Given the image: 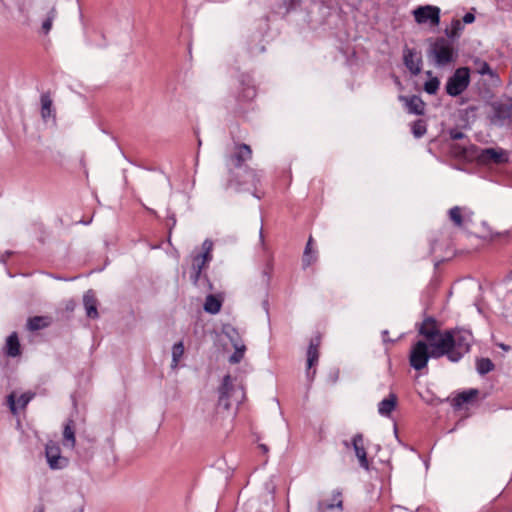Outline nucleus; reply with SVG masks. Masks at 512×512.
Segmentation results:
<instances>
[{
  "mask_svg": "<svg viewBox=\"0 0 512 512\" xmlns=\"http://www.w3.org/2000/svg\"><path fill=\"white\" fill-rule=\"evenodd\" d=\"M47 8H48L47 17L42 22V27H41L44 34H48L50 32V30L52 29L53 20L57 16V9H56L55 5L47 6Z\"/></svg>",
  "mask_w": 512,
  "mask_h": 512,
  "instance_id": "nucleus-24",
  "label": "nucleus"
},
{
  "mask_svg": "<svg viewBox=\"0 0 512 512\" xmlns=\"http://www.w3.org/2000/svg\"><path fill=\"white\" fill-rule=\"evenodd\" d=\"M271 272H272V264L270 262H268L262 272V281L266 286L269 285Z\"/></svg>",
  "mask_w": 512,
  "mask_h": 512,
  "instance_id": "nucleus-38",
  "label": "nucleus"
},
{
  "mask_svg": "<svg viewBox=\"0 0 512 512\" xmlns=\"http://www.w3.org/2000/svg\"><path fill=\"white\" fill-rule=\"evenodd\" d=\"M5 353L9 357H17L21 354V346L16 332L11 333L5 344Z\"/></svg>",
  "mask_w": 512,
  "mask_h": 512,
  "instance_id": "nucleus-18",
  "label": "nucleus"
},
{
  "mask_svg": "<svg viewBox=\"0 0 512 512\" xmlns=\"http://www.w3.org/2000/svg\"><path fill=\"white\" fill-rule=\"evenodd\" d=\"M463 30V25L460 20L454 19L452 21V26L450 29L445 30V34L447 39L454 40L460 36L461 31Z\"/></svg>",
  "mask_w": 512,
  "mask_h": 512,
  "instance_id": "nucleus-27",
  "label": "nucleus"
},
{
  "mask_svg": "<svg viewBox=\"0 0 512 512\" xmlns=\"http://www.w3.org/2000/svg\"><path fill=\"white\" fill-rule=\"evenodd\" d=\"M427 131L426 122L422 119L416 120L412 124V133L416 138H421Z\"/></svg>",
  "mask_w": 512,
  "mask_h": 512,
  "instance_id": "nucleus-32",
  "label": "nucleus"
},
{
  "mask_svg": "<svg viewBox=\"0 0 512 512\" xmlns=\"http://www.w3.org/2000/svg\"><path fill=\"white\" fill-rule=\"evenodd\" d=\"M319 359V351L317 348L308 347L307 350V378L312 380L316 370H312L311 368L318 362Z\"/></svg>",
  "mask_w": 512,
  "mask_h": 512,
  "instance_id": "nucleus-21",
  "label": "nucleus"
},
{
  "mask_svg": "<svg viewBox=\"0 0 512 512\" xmlns=\"http://www.w3.org/2000/svg\"><path fill=\"white\" fill-rule=\"evenodd\" d=\"M444 337L429 345L424 340L417 341L411 348L409 362L411 367L420 371L427 366L429 358L439 359L446 356L451 362H458L469 352L472 335L460 329H447Z\"/></svg>",
  "mask_w": 512,
  "mask_h": 512,
  "instance_id": "nucleus-1",
  "label": "nucleus"
},
{
  "mask_svg": "<svg viewBox=\"0 0 512 512\" xmlns=\"http://www.w3.org/2000/svg\"><path fill=\"white\" fill-rule=\"evenodd\" d=\"M312 243H313V238L310 236L307 241V244H306V247L304 250V254H303V258H302V264H303L304 268L310 266L315 261V258H313L311 256Z\"/></svg>",
  "mask_w": 512,
  "mask_h": 512,
  "instance_id": "nucleus-30",
  "label": "nucleus"
},
{
  "mask_svg": "<svg viewBox=\"0 0 512 512\" xmlns=\"http://www.w3.org/2000/svg\"><path fill=\"white\" fill-rule=\"evenodd\" d=\"M243 87L239 92L238 98L242 101H250L256 96V89L254 86L242 84Z\"/></svg>",
  "mask_w": 512,
  "mask_h": 512,
  "instance_id": "nucleus-31",
  "label": "nucleus"
},
{
  "mask_svg": "<svg viewBox=\"0 0 512 512\" xmlns=\"http://www.w3.org/2000/svg\"><path fill=\"white\" fill-rule=\"evenodd\" d=\"M258 447L262 450L264 454H267L269 452V448L265 444H259Z\"/></svg>",
  "mask_w": 512,
  "mask_h": 512,
  "instance_id": "nucleus-49",
  "label": "nucleus"
},
{
  "mask_svg": "<svg viewBox=\"0 0 512 512\" xmlns=\"http://www.w3.org/2000/svg\"><path fill=\"white\" fill-rule=\"evenodd\" d=\"M51 323L49 317L46 316H34L27 320V329L29 331H38L48 327Z\"/></svg>",
  "mask_w": 512,
  "mask_h": 512,
  "instance_id": "nucleus-20",
  "label": "nucleus"
},
{
  "mask_svg": "<svg viewBox=\"0 0 512 512\" xmlns=\"http://www.w3.org/2000/svg\"><path fill=\"white\" fill-rule=\"evenodd\" d=\"M429 41L427 56L436 66L445 67L457 59L458 53L449 39L437 37L435 40L429 39Z\"/></svg>",
  "mask_w": 512,
  "mask_h": 512,
  "instance_id": "nucleus-3",
  "label": "nucleus"
},
{
  "mask_svg": "<svg viewBox=\"0 0 512 512\" xmlns=\"http://www.w3.org/2000/svg\"><path fill=\"white\" fill-rule=\"evenodd\" d=\"M477 160L483 165H500L508 162V153L502 148H485L482 149Z\"/></svg>",
  "mask_w": 512,
  "mask_h": 512,
  "instance_id": "nucleus-7",
  "label": "nucleus"
},
{
  "mask_svg": "<svg viewBox=\"0 0 512 512\" xmlns=\"http://www.w3.org/2000/svg\"><path fill=\"white\" fill-rule=\"evenodd\" d=\"M338 509L339 511H343V500H342V491L337 489L333 491L331 502H326L324 500H320L317 503V512H327L328 510Z\"/></svg>",
  "mask_w": 512,
  "mask_h": 512,
  "instance_id": "nucleus-13",
  "label": "nucleus"
},
{
  "mask_svg": "<svg viewBox=\"0 0 512 512\" xmlns=\"http://www.w3.org/2000/svg\"><path fill=\"white\" fill-rule=\"evenodd\" d=\"M402 512H409L408 510H402Z\"/></svg>",
  "mask_w": 512,
  "mask_h": 512,
  "instance_id": "nucleus-55",
  "label": "nucleus"
},
{
  "mask_svg": "<svg viewBox=\"0 0 512 512\" xmlns=\"http://www.w3.org/2000/svg\"><path fill=\"white\" fill-rule=\"evenodd\" d=\"M176 224V218L174 215H171L167 218L166 226L169 228V231L175 226Z\"/></svg>",
  "mask_w": 512,
  "mask_h": 512,
  "instance_id": "nucleus-46",
  "label": "nucleus"
},
{
  "mask_svg": "<svg viewBox=\"0 0 512 512\" xmlns=\"http://www.w3.org/2000/svg\"><path fill=\"white\" fill-rule=\"evenodd\" d=\"M184 354V345L183 342H177L173 345L172 348V363L171 367L175 369L178 366V363L181 359V357Z\"/></svg>",
  "mask_w": 512,
  "mask_h": 512,
  "instance_id": "nucleus-28",
  "label": "nucleus"
},
{
  "mask_svg": "<svg viewBox=\"0 0 512 512\" xmlns=\"http://www.w3.org/2000/svg\"><path fill=\"white\" fill-rule=\"evenodd\" d=\"M240 393L239 390L235 389L232 383V378L230 375H226L223 378V382L221 387L219 388V400H218V408H222L224 410H228L231 407L230 399L236 394ZM243 396V393L241 392Z\"/></svg>",
  "mask_w": 512,
  "mask_h": 512,
  "instance_id": "nucleus-9",
  "label": "nucleus"
},
{
  "mask_svg": "<svg viewBox=\"0 0 512 512\" xmlns=\"http://www.w3.org/2000/svg\"><path fill=\"white\" fill-rule=\"evenodd\" d=\"M259 234H260L261 241H263L262 227L260 228Z\"/></svg>",
  "mask_w": 512,
  "mask_h": 512,
  "instance_id": "nucleus-52",
  "label": "nucleus"
},
{
  "mask_svg": "<svg viewBox=\"0 0 512 512\" xmlns=\"http://www.w3.org/2000/svg\"><path fill=\"white\" fill-rule=\"evenodd\" d=\"M344 445L348 448L349 447V443L347 441H344Z\"/></svg>",
  "mask_w": 512,
  "mask_h": 512,
  "instance_id": "nucleus-53",
  "label": "nucleus"
},
{
  "mask_svg": "<svg viewBox=\"0 0 512 512\" xmlns=\"http://www.w3.org/2000/svg\"><path fill=\"white\" fill-rule=\"evenodd\" d=\"M477 72L481 75H489L490 77H496V73L491 69L489 64L485 61H476Z\"/></svg>",
  "mask_w": 512,
  "mask_h": 512,
  "instance_id": "nucleus-35",
  "label": "nucleus"
},
{
  "mask_svg": "<svg viewBox=\"0 0 512 512\" xmlns=\"http://www.w3.org/2000/svg\"><path fill=\"white\" fill-rule=\"evenodd\" d=\"M489 108L488 118L491 124L499 127L512 124V98L494 101Z\"/></svg>",
  "mask_w": 512,
  "mask_h": 512,
  "instance_id": "nucleus-4",
  "label": "nucleus"
},
{
  "mask_svg": "<svg viewBox=\"0 0 512 512\" xmlns=\"http://www.w3.org/2000/svg\"><path fill=\"white\" fill-rule=\"evenodd\" d=\"M212 249L213 242L209 239H206L202 244V253H198L197 255L208 257L209 260H212Z\"/></svg>",
  "mask_w": 512,
  "mask_h": 512,
  "instance_id": "nucleus-37",
  "label": "nucleus"
},
{
  "mask_svg": "<svg viewBox=\"0 0 512 512\" xmlns=\"http://www.w3.org/2000/svg\"><path fill=\"white\" fill-rule=\"evenodd\" d=\"M52 99L49 93L41 95V117L46 120L52 115Z\"/></svg>",
  "mask_w": 512,
  "mask_h": 512,
  "instance_id": "nucleus-25",
  "label": "nucleus"
},
{
  "mask_svg": "<svg viewBox=\"0 0 512 512\" xmlns=\"http://www.w3.org/2000/svg\"><path fill=\"white\" fill-rule=\"evenodd\" d=\"M352 446L354 448L356 457L359 460V464L362 468L369 469V461L367 458L366 448L364 446V436L361 433L354 435L352 439Z\"/></svg>",
  "mask_w": 512,
  "mask_h": 512,
  "instance_id": "nucleus-12",
  "label": "nucleus"
},
{
  "mask_svg": "<svg viewBox=\"0 0 512 512\" xmlns=\"http://www.w3.org/2000/svg\"><path fill=\"white\" fill-rule=\"evenodd\" d=\"M400 100L405 102V105H406L409 113L416 114V115H424L425 103L419 96H417V95H413L411 97L400 96Z\"/></svg>",
  "mask_w": 512,
  "mask_h": 512,
  "instance_id": "nucleus-14",
  "label": "nucleus"
},
{
  "mask_svg": "<svg viewBox=\"0 0 512 512\" xmlns=\"http://www.w3.org/2000/svg\"><path fill=\"white\" fill-rule=\"evenodd\" d=\"M209 261L210 260L208 259V257L196 254L195 256H193L192 270L202 272V270L206 267Z\"/></svg>",
  "mask_w": 512,
  "mask_h": 512,
  "instance_id": "nucleus-33",
  "label": "nucleus"
},
{
  "mask_svg": "<svg viewBox=\"0 0 512 512\" xmlns=\"http://www.w3.org/2000/svg\"><path fill=\"white\" fill-rule=\"evenodd\" d=\"M235 352L230 356L229 362L232 364L239 363L246 351V346L243 343H234Z\"/></svg>",
  "mask_w": 512,
  "mask_h": 512,
  "instance_id": "nucleus-29",
  "label": "nucleus"
},
{
  "mask_svg": "<svg viewBox=\"0 0 512 512\" xmlns=\"http://www.w3.org/2000/svg\"><path fill=\"white\" fill-rule=\"evenodd\" d=\"M478 394L479 391L477 389H469L463 391L453 399V406L457 409L461 408L465 403L473 401L478 396Z\"/></svg>",
  "mask_w": 512,
  "mask_h": 512,
  "instance_id": "nucleus-19",
  "label": "nucleus"
},
{
  "mask_svg": "<svg viewBox=\"0 0 512 512\" xmlns=\"http://www.w3.org/2000/svg\"><path fill=\"white\" fill-rule=\"evenodd\" d=\"M73 512H83V510L82 509H78V510H75Z\"/></svg>",
  "mask_w": 512,
  "mask_h": 512,
  "instance_id": "nucleus-54",
  "label": "nucleus"
},
{
  "mask_svg": "<svg viewBox=\"0 0 512 512\" xmlns=\"http://www.w3.org/2000/svg\"><path fill=\"white\" fill-rule=\"evenodd\" d=\"M29 400L30 398L26 397L25 395H21V397L19 398V402L23 407H25L28 404Z\"/></svg>",
  "mask_w": 512,
  "mask_h": 512,
  "instance_id": "nucleus-47",
  "label": "nucleus"
},
{
  "mask_svg": "<svg viewBox=\"0 0 512 512\" xmlns=\"http://www.w3.org/2000/svg\"><path fill=\"white\" fill-rule=\"evenodd\" d=\"M403 61L406 68L413 75H418L422 69V58L421 56H417V52L415 49H410L405 47L403 50Z\"/></svg>",
  "mask_w": 512,
  "mask_h": 512,
  "instance_id": "nucleus-11",
  "label": "nucleus"
},
{
  "mask_svg": "<svg viewBox=\"0 0 512 512\" xmlns=\"http://www.w3.org/2000/svg\"><path fill=\"white\" fill-rule=\"evenodd\" d=\"M45 455L52 469H60L67 464V459L61 456L60 447L56 442L49 441L46 444Z\"/></svg>",
  "mask_w": 512,
  "mask_h": 512,
  "instance_id": "nucleus-10",
  "label": "nucleus"
},
{
  "mask_svg": "<svg viewBox=\"0 0 512 512\" xmlns=\"http://www.w3.org/2000/svg\"><path fill=\"white\" fill-rule=\"evenodd\" d=\"M440 326V323L434 317L427 316L419 325L418 333L431 345V342H436L438 339L443 338V335L447 332V330L441 331Z\"/></svg>",
  "mask_w": 512,
  "mask_h": 512,
  "instance_id": "nucleus-6",
  "label": "nucleus"
},
{
  "mask_svg": "<svg viewBox=\"0 0 512 512\" xmlns=\"http://www.w3.org/2000/svg\"><path fill=\"white\" fill-rule=\"evenodd\" d=\"M398 398L396 394L390 393L387 398L383 399L378 404V412L380 415L389 417L392 411L396 408Z\"/></svg>",
  "mask_w": 512,
  "mask_h": 512,
  "instance_id": "nucleus-17",
  "label": "nucleus"
},
{
  "mask_svg": "<svg viewBox=\"0 0 512 512\" xmlns=\"http://www.w3.org/2000/svg\"><path fill=\"white\" fill-rule=\"evenodd\" d=\"M226 335L230 339L233 346H234V343H242L239 339L238 332L234 328H231L230 331L226 332Z\"/></svg>",
  "mask_w": 512,
  "mask_h": 512,
  "instance_id": "nucleus-39",
  "label": "nucleus"
},
{
  "mask_svg": "<svg viewBox=\"0 0 512 512\" xmlns=\"http://www.w3.org/2000/svg\"><path fill=\"white\" fill-rule=\"evenodd\" d=\"M152 184H162L165 188H167L169 186V180L164 176H160L156 181H154V183H150L148 187L150 190H153L154 188Z\"/></svg>",
  "mask_w": 512,
  "mask_h": 512,
  "instance_id": "nucleus-42",
  "label": "nucleus"
},
{
  "mask_svg": "<svg viewBox=\"0 0 512 512\" xmlns=\"http://www.w3.org/2000/svg\"><path fill=\"white\" fill-rule=\"evenodd\" d=\"M449 218L456 227H462L465 220L469 219L468 215H462V208L454 206L449 210Z\"/></svg>",
  "mask_w": 512,
  "mask_h": 512,
  "instance_id": "nucleus-23",
  "label": "nucleus"
},
{
  "mask_svg": "<svg viewBox=\"0 0 512 512\" xmlns=\"http://www.w3.org/2000/svg\"><path fill=\"white\" fill-rule=\"evenodd\" d=\"M8 405H9V408H10L11 412L13 414H15L17 412V409H16L15 399H14V395L13 394H10L8 396Z\"/></svg>",
  "mask_w": 512,
  "mask_h": 512,
  "instance_id": "nucleus-44",
  "label": "nucleus"
},
{
  "mask_svg": "<svg viewBox=\"0 0 512 512\" xmlns=\"http://www.w3.org/2000/svg\"><path fill=\"white\" fill-rule=\"evenodd\" d=\"M499 346H500L503 350H506V351H508V350L510 349V346L505 345V344H503V343H502V344H500Z\"/></svg>",
  "mask_w": 512,
  "mask_h": 512,
  "instance_id": "nucleus-51",
  "label": "nucleus"
},
{
  "mask_svg": "<svg viewBox=\"0 0 512 512\" xmlns=\"http://www.w3.org/2000/svg\"><path fill=\"white\" fill-rule=\"evenodd\" d=\"M470 84V70L467 67H460L450 76L445 85V91L449 96L461 95Z\"/></svg>",
  "mask_w": 512,
  "mask_h": 512,
  "instance_id": "nucleus-5",
  "label": "nucleus"
},
{
  "mask_svg": "<svg viewBox=\"0 0 512 512\" xmlns=\"http://www.w3.org/2000/svg\"><path fill=\"white\" fill-rule=\"evenodd\" d=\"M76 425L72 419H68L63 428V445L68 448H75Z\"/></svg>",
  "mask_w": 512,
  "mask_h": 512,
  "instance_id": "nucleus-15",
  "label": "nucleus"
},
{
  "mask_svg": "<svg viewBox=\"0 0 512 512\" xmlns=\"http://www.w3.org/2000/svg\"><path fill=\"white\" fill-rule=\"evenodd\" d=\"M33 512H45V505L43 503L38 504L35 506Z\"/></svg>",
  "mask_w": 512,
  "mask_h": 512,
  "instance_id": "nucleus-48",
  "label": "nucleus"
},
{
  "mask_svg": "<svg viewBox=\"0 0 512 512\" xmlns=\"http://www.w3.org/2000/svg\"><path fill=\"white\" fill-rule=\"evenodd\" d=\"M191 280L195 286H201L202 283H205L210 290L212 289V284L210 283L207 275L202 276V272L193 271L191 274Z\"/></svg>",
  "mask_w": 512,
  "mask_h": 512,
  "instance_id": "nucleus-34",
  "label": "nucleus"
},
{
  "mask_svg": "<svg viewBox=\"0 0 512 512\" xmlns=\"http://www.w3.org/2000/svg\"><path fill=\"white\" fill-rule=\"evenodd\" d=\"M321 344V336L318 334L314 337L311 338L310 340V343H309V347H312V348H319Z\"/></svg>",
  "mask_w": 512,
  "mask_h": 512,
  "instance_id": "nucleus-43",
  "label": "nucleus"
},
{
  "mask_svg": "<svg viewBox=\"0 0 512 512\" xmlns=\"http://www.w3.org/2000/svg\"><path fill=\"white\" fill-rule=\"evenodd\" d=\"M439 85H440V81L438 78L434 77L430 80H428L427 82H425L424 84V90L428 93V94H435L438 89H439Z\"/></svg>",
  "mask_w": 512,
  "mask_h": 512,
  "instance_id": "nucleus-36",
  "label": "nucleus"
},
{
  "mask_svg": "<svg viewBox=\"0 0 512 512\" xmlns=\"http://www.w3.org/2000/svg\"><path fill=\"white\" fill-rule=\"evenodd\" d=\"M477 372L480 375H486L487 373L494 370L495 365L489 358H480L476 362Z\"/></svg>",
  "mask_w": 512,
  "mask_h": 512,
  "instance_id": "nucleus-26",
  "label": "nucleus"
},
{
  "mask_svg": "<svg viewBox=\"0 0 512 512\" xmlns=\"http://www.w3.org/2000/svg\"><path fill=\"white\" fill-rule=\"evenodd\" d=\"M449 136L452 140H461L466 137L463 132L457 129H451L449 131Z\"/></svg>",
  "mask_w": 512,
  "mask_h": 512,
  "instance_id": "nucleus-40",
  "label": "nucleus"
},
{
  "mask_svg": "<svg viewBox=\"0 0 512 512\" xmlns=\"http://www.w3.org/2000/svg\"><path fill=\"white\" fill-rule=\"evenodd\" d=\"M222 307V302L215 295L209 294L204 303V310L210 314H217Z\"/></svg>",
  "mask_w": 512,
  "mask_h": 512,
  "instance_id": "nucleus-22",
  "label": "nucleus"
},
{
  "mask_svg": "<svg viewBox=\"0 0 512 512\" xmlns=\"http://www.w3.org/2000/svg\"><path fill=\"white\" fill-rule=\"evenodd\" d=\"M507 236L508 235V231H505L504 233H496L495 235H492L491 236V239H494L495 237H500V236Z\"/></svg>",
  "mask_w": 512,
  "mask_h": 512,
  "instance_id": "nucleus-50",
  "label": "nucleus"
},
{
  "mask_svg": "<svg viewBox=\"0 0 512 512\" xmlns=\"http://www.w3.org/2000/svg\"><path fill=\"white\" fill-rule=\"evenodd\" d=\"M413 15L418 24L429 21L432 26H437L440 23V9L436 6H419L413 11Z\"/></svg>",
  "mask_w": 512,
  "mask_h": 512,
  "instance_id": "nucleus-8",
  "label": "nucleus"
},
{
  "mask_svg": "<svg viewBox=\"0 0 512 512\" xmlns=\"http://www.w3.org/2000/svg\"><path fill=\"white\" fill-rule=\"evenodd\" d=\"M474 21H475V16H474V14H472L470 12L466 13L463 17V22L466 24L473 23Z\"/></svg>",
  "mask_w": 512,
  "mask_h": 512,
  "instance_id": "nucleus-45",
  "label": "nucleus"
},
{
  "mask_svg": "<svg viewBox=\"0 0 512 512\" xmlns=\"http://www.w3.org/2000/svg\"><path fill=\"white\" fill-rule=\"evenodd\" d=\"M452 150L457 156H466L467 149L459 144L452 145Z\"/></svg>",
  "mask_w": 512,
  "mask_h": 512,
  "instance_id": "nucleus-41",
  "label": "nucleus"
},
{
  "mask_svg": "<svg viewBox=\"0 0 512 512\" xmlns=\"http://www.w3.org/2000/svg\"><path fill=\"white\" fill-rule=\"evenodd\" d=\"M83 304L86 309V315L89 318L96 319L99 314L97 311V299L92 290L87 291L83 296Z\"/></svg>",
  "mask_w": 512,
  "mask_h": 512,
  "instance_id": "nucleus-16",
  "label": "nucleus"
},
{
  "mask_svg": "<svg viewBox=\"0 0 512 512\" xmlns=\"http://www.w3.org/2000/svg\"><path fill=\"white\" fill-rule=\"evenodd\" d=\"M252 157V149L247 144H236L234 149L226 155L225 165L228 172L226 188L240 190L241 186L248 182V178L254 176V172L245 162Z\"/></svg>",
  "mask_w": 512,
  "mask_h": 512,
  "instance_id": "nucleus-2",
  "label": "nucleus"
}]
</instances>
